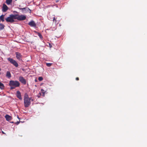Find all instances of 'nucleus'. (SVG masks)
Wrapping results in <instances>:
<instances>
[{
	"label": "nucleus",
	"instance_id": "obj_1",
	"mask_svg": "<svg viewBox=\"0 0 147 147\" xmlns=\"http://www.w3.org/2000/svg\"><path fill=\"white\" fill-rule=\"evenodd\" d=\"M9 85L10 86V89H14L15 88L19 87L20 83L17 81L10 80L9 81Z\"/></svg>",
	"mask_w": 147,
	"mask_h": 147
},
{
	"label": "nucleus",
	"instance_id": "obj_2",
	"mask_svg": "<svg viewBox=\"0 0 147 147\" xmlns=\"http://www.w3.org/2000/svg\"><path fill=\"white\" fill-rule=\"evenodd\" d=\"M14 19H16L15 15L11 14L5 19V20L7 22L13 23L14 22Z\"/></svg>",
	"mask_w": 147,
	"mask_h": 147
},
{
	"label": "nucleus",
	"instance_id": "obj_3",
	"mask_svg": "<svg viewBox=\"0 0 147 147\" xmlns=\"http://www.w3.org/2000/svg\"><path fill=\"white\" fill-rule=\"evenodd\" d=\"M31 100L33 101V100L30 98L24 99V104L25 107H28L31 104Z\"/></svg>",
	"mask_w": 147,
	"mask_h": 147
},
{
	"label": "nucleus",
	"instance_id": "obj_4",
	"mask_svg": "<svg viewBox=\"0 0 147 147\" xmlns=\"http://www.w3.org/2000/svg\"><path fill=\"white\" fill-rule=\"evenodd\" d=\"M16 19L19 21H22L25 20L26 19V16L25 15L19 14H16Z\"/></svg>",
	"mask_w": 147,
	"mask_h": 147
},
{
	"label": "nucleus",
	"instance_id": "obj_5",
	"mask_svg": "<svg viewBox=\"0 0 147 147\" xmlns=\"http://www.w3.org/2000/svg\"><path fill=\"white\" fill-rule=\"evenodd\" d=\"M7 60L11 63L12 64L16 67H18V65L17 62L12 59L9 58H7Z\"/></svg>",
	"mask_w": 147,
	"mask_h": 147
},
{
	"label": "nucleus",
	"instance_id": "obj_6",
	"mask_svg": "<svg viewBox=\"0 0 147 147\" xmlns=\"http://www.w3.org/2000/svg\"><path fill=\"white\" fill-rule=\"evenodd\" d=\"M50 15H49L48 16V18L50 20H51L52 19H53V22L56 25H57L58 24L59 22V20H57V18H55L54 16H53V15H52V18H50Z\"/></svg>",
	"mask_w": 147,
	"mask_h": 147
},
{
	"label": "nucleus",
	"instance_id": "obj_7",
	"mask_svg": "<svg viewBox=\"0 0 147 147\" xmlns=\"http://www.w3.org/2000/svg\"><path fill=\"white\" fill-rule=\"evenodd\" d=\"M15 54L16 55V57L18 60H20L22 59V56L20 53L18 52H16Z\"/></svg>",
	"mask_w": 147,
	"mask_h": 147
},
{
	"label": "nucleus",
	"instance_id": "obj_8",
	"mask_svg": "<svg viewBox=\"0 0 147 147\" xmlns=\"http://www.w3.org/2000/svg\"><path fill=\"white\" fill-rule=\"evenodd\" d=\"M19 80L24 84L25 85L26 84V80L23 77L20 76L19 78Z\"/></svg>",
	"mask_w": 147,
	"mask_h": 147
},
{
	"label": "nucleus",
	"instance_id": "obj_9",
	"mask_svg": "<svg viewBox=\"0 0 147 147\" xmlns=\"http://www.w3.org/2000/svg\"><path fill=\"white\" fill-rule=\"evenodd\" d=\"M8 9V7L5 4H3L2 7V11L3 12H5Z\"/></svg>",
	"mask_w": 147,
	"mask_h": 147
},
{
	"label": "nucleus",
	"instance_id": "obj_10",
	"mask_svg": "<svg viewBox=\"0 0 147 147\" xmlns=\"http://www.w3.org/2000/svg\"><path fill=\"white\" fill-rule=\"evenodd\" d=\"M28 24L30 26L34 27H36V23L33 20L31 21L30 22H29Z\"/></svg>",
	"mask_w": 147,
	"mask_h": 147
},
{
	"label": "nucleus",
	"instance_id": "obj_11",
	"mask_svg": "<svg viewBox=\"0 0 147 147\" xmlns=\"http://www.w3.org/2000/svg\"><path fill=\"white\" fill-rule=\"evenodd\" d=\"M16 95L17 97L20 100L22 99V98L21 96V92L19 91H18L16 94Z\"/></svg>",
	"mask_w": 147,
	"mask_h": 147
},
{
	"label": "nucleus",
	"instance_id": "obj_12",
	"mask_svg": "<svg viewBox=\"0 0 147 147\" xmlns=\"http://www.w3.org/2000/svg\"><path fill=\"white\" fill-rule=\"evenodd\" d=\"M5 118L6 120L7 121H9L12 119V117L11 116L8 115H6L5 116Z\"/></svg>",
	"mask_w": 147,
	"mask_h": 147
},
{
	"label": "nucleus",
	"instance_id": "obj_13",
	"mask_svg": "<svg viewBox=\"0 0 147 147\" xmlns=\"http://www.w3.org/2000/svg\"><path fill=\"white\" fill-rule=\"evenodd\" d=\"M6 76L9 78L11 77V75L10 72L9 71H7L6 73Z\"/></svg>",
	"mask_w": 147,
	"mask_h": 147
},
{
	"label": "nucleus",
	"instance_id": "obj_14",
	"mask_svg": "<svg viewBox=\"0 0 147 147\" xmlns=\"http://www.w3.org/2000/svg\"><path fill=\"white\" fill-rule=\"evenodd\" d=\"M34 32H35V33H36V34H37L38 36H39V37H40V38H41V39H42V38H43L42 36L40 33L37 32H36V31H35Z\"/></svg>",
	"mask_w": 147,
	"mask_h": 147
},
{
	"label": "nucleus",
	"instance_id": "obj_15",
	"mask_svg": "<svg viewBox=\"0 0 147 147\" xmlns=\"http://www.w3.org/2000/svg\"><path fill=\"white\" fill-rule=\"evenodd\" d=\"M4 87L5 86L3 84L0 82V89L2 90L4 89Z\"/></svg>",
	"mask_w": 147,
	"mask_h": 147
},
{
	"label": "nucleus",
	"instance_id": "obj_16",
	"mask_svg": "<svg viewBox=\"0 0 147 147\" xmlns=\"http://www.w3.org/2000/svg\"><path fill=\"white\" fill-rule=\"evenodd\" d=\"M30 98H29L28 97V95L26 93H25L24 96V99Z\"/></svg>",
	"mask_w": 147,
	"mask_h": 147
},
{
	"label": "nucleus",
	"instance_id": "obj_17",
	"mask_svg": "<svg viewBox=\"0 0 147 147\" xmlns=\"http://www.w3.org/2000/svg\"><path fill=\"white\" fill-rule=\"evenodd\" d=\"M4 15H2L1 16H0V20H1L3 22L4 21Z\"/></svg>",
	"mask_w": 147,
	"mask_h": 147
},
{
	"label": "nucleus",
	"instance_id": "obj_18",
	"mask_svg": "<svg viewBox=\"0 0 147 147\" xmlns=\"http://www.w3.org/2000/svg\"><path fill=\"white\" fill-rule=\"evenodd\" d=\"M12 0H6V3L7 5H10L12 3Z\"/></svg>",
	"mask_w": 147,
	"mask_h": 147
},
{
	"label": "nucleus",
	"instance_id": "obj_19",
	"mask_svg": "<svg viewBox=\"0 0 147 147\" xmlns=\"http://www.w3.org/2000/svg\"><path fill=\"white\" fill-rule=\"evenodd\" d=\"M5 27V26L2 24H0V30H2L4 29Z\"/></svg>",
	"mask_w": 147,
	"mask_h": 147
},
{
	"label": "nucleus",
	"instance_id": "obj_20",
	"mask_svg": "<svg viewBox=\"0 0 147 147\" xmlns=\"http://www.w3.org/2000/svg\"><path fill=\"white\" fill-rule=\"evenodd\" d=\"M41 91L42 92V96H44L45 94V92L44 91V90L43 89H41Z\"/></svg>",
	"mask_w": 147,
	"mask_h": 147
},
{
	"label": "nucleus",
	"instance_id": "obj_21",
	"mask_svg": "<svg viewBox=\"0 0 147 147\" xmlns=\"http://www.w3.org/2000/svg\"><path fill=\"white\" fill-rule=\"evenodd\" d=\"M43 79V78L42 77H40L38 78V80L39 81H41Z\"/></svg>",
	"mask_w": 147,
	"mask_h": 147
},
{
	"label": "nucleus",
	"instance_id": "obj_22",
	"mask_svg": "<svg viewBox=\"0 0 147 147\" xmlns=\"http://www.w3.org/2000/svg\"><path fill=\"white\" fill-rule=\"evenodd\" d=\"M52 65V63H47L46 65L48 67H50Z\"/></svg>",
	"mask_w": 147,
	"mask_h": 147
},
{
	"label": "nucleus",
	"instance_id": "obj_23",
	"mask_svg": "<svg viewBox=\"0 0 147 147\" xmlns=\"http://www.w3.org/2000/svg\"><path fill=\"white\" fill-rule=\"evenodd\" d=\"M18 8L20 10H25L26 9V8Z\"/></svg>",
	"mask_w": 147,
	"mask_h": 147
},
{
	"label": "nucleus",
	"instance_id": "obj_24",
	"mask_svg": "<svg viewBox=\"0 0 147 147\" xmlns=\"http://www.w3.org/2000/svg\"><path fill=\"white\" fill-rule=\"evenodd\" d=\"M76 80L78 81L79 80V78L78 77H77L76 78Z\"/></svg>",
	"mask_w": 147,
	"mask_h": 147
},
{
	"label": "nucleus",
	"instance_id": "obj_25",
	"mask_svg": "<svg viewBox=\"0 0 147 147\" xmlns=\"http://www.w3.org/2000/svg\"><path fill=\"white\" fill-rule=\"evenodd\" d=\"M2 132L3 134H6L3 131H2Z\"/></svg>",
	"mask_w": 147,
	"mask_h": 147
},
{
	"label": "nucleus",
	"instance_id": "obj_26",
	"mask_svg": "<svg viewBox=\"0 0 147 147\" xmlns=\"http://www.w3.org/2000/svg\"><path fill=\"white\" fill-rule=\"evenodd\" d=\"M19 123V122H17V124H18Z\"/></svg>",
	"mask_w": 147,
	"mask_h": 147
},
{
	"label": "nucleus",
	"instance_id": "obj_27",
	"mask_svg": "<svg viewBox=\"0 0 147 147\" xmlns=\"http://www.w3.org/2000/svg\"><path fill=\"white\" fill-rule=\"evenodd\" d=\"M58 1H58V0L56 1V2H57Z\"/></svg>",
	"mask_w": 147,
	"mask_h": 147
},
{
	"label": "nucleus",
	"instance_id": "obj_28",
	"mask_svg": "<svg viewBox=\"0 0 147 147\" xmlns=\"http://www.w3.org/2000/svg\"><path fill=\"white\" fill-rule=\"evenodd\" d=\"M49 15H50V17H51V15H49Z\"/></svg>",
	"mask_w": 147,
	"mask_h": 147
},
{
	"label": "nucleus",
	"instance_id": "obj_29",
	"mask_svg": "<svg viewBox=\"0 0 147 147\" xmlns=\"http://www.w3.org/2000/svg\"><path fill=\"white\" fill-rule=\"evenodd\" d=\"M39 94H40V96L41 95V93H40Z\"/></svg>",
	"mask_w": 147,
	"mask_h": 147
},
{
	"label": "nucleus",
	"instance_id": "obj_30",
	"mask_svg": "<svg viewBox=\"0 0 147 147\" xmlns=\"http://www.w3.org/2000/svg\"><path fill=\"white\" fill-rule=\"evenodd\" d=\"M1 68H0V71H1Z\"/></svg>",
	"mask_w": 147,
	"mask_h": 147
},
{
	"label": "nucleus",
	"instance_id": "obj_31",
	"mask_svg": "<svg viewBox=\"0 0 147 147\" xmlns=\"http://www.w3.org/2000/svg\"><path fill=\"white\" fill-rule=\"evenodd\" d=\"M35 81L36 82L37 80H35Z\"/></svg>",
	"mask_w": 147,
	"mask_h": 147
},
{
	"label": "nucleus",
	"instance_id": "obj_32",
	"mask_svg": "<svg viewBox=\"0 0 147 147\" xmlns=\"http://www.w3.org/2000/svg\"><path fill=\"white\" fill-rule=\"evenodd\" d=\"M1 74V73H0V74Z\"/></svg>",
	"mask_w": 147,
	"mask_h": 147
}]
</instances>
